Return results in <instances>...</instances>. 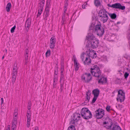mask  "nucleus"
I'll return each instance as SVG.
<instances>
[{
	"label": "nucleus",
	"mask_w": 130,
	"mask_h": 130,
	"mask_svg": "<svg viewBox=\"0 0 130 130\" xmlns=\"http://www.w3.org/2000/svg\"><path fill=\"white\" fill-rule=\"evenodd\" d=\"M89 30H92V32H96L97 35L100 36H102L104 33V29L101 26L100 23L94 26V25H92L90 27Z\"/></svg>",
	"instance_id": "f257e3e1"
},
{
	"label": "nucleus",
	"mask_w": 130,
	"mask_h": 130,
	"mask_svg": "<svg viewBox=\"0 0 130 130\" xmlns=\"http://www.w3.org/2000/svg\"><path fill=\"white\" fill-rule=\"evenodd\" d=\"M107 12L104 9L100 10L99 13V16L100 18V20L103 23L107 22L108 19Z\"/></svg>",
	"instance_id": "f03ea898"
},
{
	"label": "nucleus",
	"mask_w": 130,
	"mask_h": 130,
	"mask_svg": "<svg viewBox=\"0 0 130 130\" xmlns=\"http://www.w3.org/2000/svg\"><path fill=\"white\" fill-rule=\"evenodd\" d=\"M97 66H94L93 68H91V73L93 76L99 77L100 76L101 73L99 67Z\"/></svg>",
	"instance_id": "7ed1b4c3"
},
{
	"label": "nucleus",
	"mask_w": 130,
	"mask_h": 130,
	"mask_svg": "<svg viewBox=\"0 0 130 130\" xmlns=\"http://www.w3.org/2000/svg\"><path fill=\"white\" fill-rule=\"evenodd\" d=\"M118 94L117 97L116 98L117 101H120L121 103L123 102L125 99V93L122 90H118Z\"/></svg>",
	"instance_id": "20e7f679"
},
{
	"label": "nucleus",
	"mask_w": 130,
	"mask_h": 130,
	"mask_svg": "<svg viewBox=\"0 0 130 130\" xmlns=\"http://www.w3.org/2000/svg\"><path fill=\"white\" fill-rule=\"evenodd\" d=\"M50 0H47L46 5V8L43 15V19L45 20H47V18L48 17L49 15V8L50 6Z\"/></svg>",
	"instance_id": "39448f33"
},
{
	"label": "nucleus",
	"mask_w": 130,
	"mask_h": 130,
	"mask_svg": "<svg viewBox=\"0 0 130 130\" xmlns=\"http://www.w3.org/2000/svg\"><path fill=\"white\" fill-rule=\"evenodd\" d=\"M95 115L94 116L97 119H99L103 118L105 115L104 110L102 108H99L95 111Z\"/></svg>",
	"instance_id": "423d86ee"
},
{
	"label": "nucleus",
	"mask_w": 130,
	"mask_h": 130,
	"mask_svg": "<svg viewBox=\"0 0 130 130\" xmlns=\"http://www.w3.org/2000/svg\"><path fill=\"white\" fill-rule=\"evenodd\" d=\"M100 92V90L98 88L95 89L92 91V94L94 95V97L91 103V104H92L95 102L99 96Z\"/></svg>",
	"instance_id": "0eeeda50"
},
{
	"label": "nucleus",
	"mask_w": 130,
	"mask_h": 130,
	"mask_svg": "<svg viewBox=\"0 0 130 130\" xmlns=\"http://www.w3.org/2000/svg\"><path fill=\"white\" fill-rule=\"evenodd\" d=\"M107 6L108 7L118 9L122 10H124L125 8L124 6H122L120 3H116L112 5L108 4Z\"/></svg>",
	"instance_id": "6e6552de"
},
{
	"label": "nucleus",
	"mask_w": 130,
	"mask_h": 130,
	"mask_svg": "<svg viewBox=\"0 0 130 130\" xmlns=\"http://www.w3.org/2000/svg\"><path fill=\"white\" fill-rule=\"evenodd\" d=\"M44 2V0H41L39 2L38 7V13L37 15V17L40 16L42 12Z\"/></svg>",
	"instance_id": "1a4fd4ad"
},
{
	"label": "nucleus",
	"mask_w": 130,
	"mask_h": 130,
	"mask_svg": "<svg viewBox=\"0 0 130 130\" xmlns=\"http://www.w3.org/2000/svg\"><path fill=\"white\" fill-rule=\"evenodd\" d=\"M99 43V40L96 39L92 41L89 44V46L93 49L96 48L98 47Z\"/></svg>",
	"instance_id": "9d476101"
},
{
	"label": "nucleus",
	"mask_w": 130,
	"mask_h": 130,
	"mask_svg": "<svg viewBox=\"0 0 130 130\" xmlns=\"http://www.w3.org/2000/svg\"><path fill=\"white\" fill-rule=\"evenodd\" d=\"M97 39H96L95 36L92 34H90L87 36L86 37V40H88L87 42H88L89 44L90 43L93 41L94 40Z\"/></svg>",
	"instance_id": "9b49d317"
},
{
	"label": "nucleus",
	"mask_w": 130,
	"mask_h": 130,
	"mask_svg": "<svg viewBox=\"0 0 130 130\" xmlns=\"http://www.w3.org/2000/svg\"><path fill=\"white\" fill-rule=\"evenodd\" d=\"M56 42V39L54 37H52L50 40V48L53 49L55 46V44Z\"/></svg>",
	"instance_id": "f8f14e48"
},
{
	"label": "nucleus",
	"mask_w": 130,
	"mask_h": 130,
	"mask_svg": "<svg viewBox=\"0 0 130 130\" xmlns=\"http://www.w3.org/2000/svg\"><path fill=\"white\" fill-rule=\"evenodd\" d=\"M31 20L30 18H28L26 20L25 24V27L26 28V31L28 32L30 27Z\"/></svg>",
	"instance_id": "ddd939ff"
},
{
	"label": "nucleus",
	"mask_w": 130,
	"mask_h": 130,
	"mask_svg": "<svg viewBox=\"0 0 130 130\" xmlns=\"http://www.w3.org/2000/svg\"><path fill=\"white\" fill-rule=\"evenodd\" d=\"M97 80H98V83L101 84H104L106 83L107 82V78H106L102 77H101L100 79L97 78Z\"/></svg>",
	"instance_id": "4468645a"
},
{
	"label": "nucleus",
	"mask_w": 130,
	"mask_h": 130,
	"mask_svg": "<svg viewBox=\"0 0 130 130\" xmlns=\"http://www.w3.org/2000/svg\"><path fill=\"white\" fill-rule=\"evenodd\" d=\"M56 69L55 70L54 77L53 78V82L55 83V82H57L58 80V67L56 66Z\"/></svg>",
	"instance_id": "2eb2a0df"
},
{
	"label": "nucleus",
	"mask_w": 130,
	"mask_h": 130,
	"mask_svg": "<svg viewBox=\"0 0 130 130\" xmlns=\"http://www.w3.org/2000/svg\"><path fill=\"white\" fill-rule=\"evenodd\" d=\"M84 117H82L85 119L87 120L92 118V115L91 112L89 111V112H87L84 115Z\"/></svg>",
	"instance_id": "dca6fc26"
},
{
	"label": "nucleus",
	"mask_w": 130,
	"mask_h": 130,
	"mask_svg": "<svg viewBox=\"0 0 130 130\" xmlns=\"http://www.w3.org/2000/svg\"><path fill=\"white\" fill-rule=\"evenodd\" d=\"M103 119H104L103 120L104 122H103V124H109V123H111V122H112V120L108 116H107L105 118H104Z\"/></svg>",
	"instance_id": "f3484780"
},
{
	"label": "nucleus",
	"mask_w": 130,
	"mask_h": 130,
	"mask_svg": "<svg viewBox=\"0 0 130 130\" xmlns=\"http://www.w3.org/2000/svg\"><path fill=\"white\" fill-rule=\"evenodd\" d=\"M90 111L88 109L86 108H84L82 109L80 111V114L82 117L84 116V115L87 112H89Z\"/></svg>",
	"instance_id": "a211bd4d"
},
{
	"label": "nucleus",
	"mask_w": 130,
	"mask_h": 130,
	"mask_svg": "<svg viewBox=\"0 0 130 130\" xmlns=\"http://www.w3.org/2000/svg\"><path fill=\"white\" fill-rule=\"evenodd\" d=\"M92 51H90L89 53V57L92 58H95L96 57V54L93 52V50H91Z\"/></svg>",
	"instance_id": "6ab92c4d"
},
{
	"label": "nucleus",
	"mask_w": 130,
	"mask_h": 130,
	"mask_svg": "<svg viewBox=\"0 0 130 130\" xmlns=\"http://www.w3.org/2000/svg\"><path fill=\"white\" fill-rule=\"evenodd\" d=\"M91 91L90 90H88L86 94V99L87 100H86V101L87 100H88V102H89V101L90 99V96L91 95Z\"/></svg>",
	"instance_id": "aec40b11"
},
{
	"label": "nucleus",
	"mask_w": 130,
	"mask_h": 130,
	"mask_svg": "<svg viewBox=\"0 0 130 130\" xmlns=\"http://www.w3.org/2000/svg\"><path fill=\"white\" fill-rule=\"evenodd\" d=\"M85 76L86 77H88L87 79L85 81V83H89L92 79V77L91 74L90 73H88V76H87L86 75H85Z\"/></svg>",
	"instance_id": "412c9836"
},
{
	"label": "nucleus",
	"mask_w": 130,
	"mask_h": 130,
	"mask_svg": "<svg viewBox=\"0 0 130 130\" xmlns=\"http://www.w3.org/2000/svg\"><path fill=\"white\" fill-rule=\"evenodd\" d=\"M88 73H86L84 74H83L82 75L81 77V79L83 81L84 80L85 83V81L87 79L88 77L85 76V75H86V76H88Z\"/></svg>",
	"instance_id": "4be33fe9"
},
{
	"label": "nucleus",
	"mask_w": 130,
	"mask_h": 130,
	"mask_svg": "<svg viewBox=\"0 0 130 130\" xmlns=\"http://www.w3.org/2000/svg\"><path fill=\"white\" fill-rule=\"evenodd\" d=\"M91 60L89 58L86 57L85 61H84V64H89L91 63Z\"/></svg>",
	"instance_id": "5701e85b"
},
{
	"label": "nucleus",
	"mask_w": 130,
	"mask_h": 130,
	"mask_svg": "<svg viewBox=\"0 0 130 130\" xmlns=\"http://www.w3.org/2000/svg\"><path fill=\"white\" fill-rule=\"evenodd\" d=\"M11 7V3H8L6 8V11L7 12H9L10 11Z\"/></svg>",
	"instance_id": "b1692460"
},
{
	"label": "nucleus",
	"mask_w": 130,
	"mask_h": 130,
	"mask_svg": "<svg viewBox=\"0 0 130 130\" xmlns=\"http://www.w3.org/2000/svg\"><path fill=\"white\" fill-rule=\"evenodd\" d=\"M112 130H122L120 127L118 125H114L112 128Z\"/></svg>",
	"instance_id": "393cba45"
},
{
	"label": "nucleus",
	"mask_w": 130,
	"mask_h": 130,
	"mask_svg": "<svg viewBox=\"0 0 130 130\" xmlns=\"http://www.w3.org/2000/svg\"><path fill=\"white\" fill-rule=\"evenodd\" d=\"M17 70L18 68L17 66H14L13 69V71L12 74H17Z\"/></svg>",
	"instance_id": "a878e982"
},
{
	"label": "nucleus",
	"mask_w": 130,
	"mask_h": 130,
	"mask_svg": "<svg viewBox=\"0 0 130 130\" xmlns=\"http://www.w3.org/2000/svg\"><path fill=\"white\" fill-rule=\"evenodd\" d=\"M109 16L112 19H115L117 17L115 13L112 14L108 13Z\"/></svg>",
	"instance_id": "bb28decb"
},
{
	"label": "nucleus",
	"mask_w": 130,
	"mask_h": 130,
	"mask_svg": "<svg viewBox=\"0 0 130 130\" xmlns=\"http://www.w3.org/2000/svg\"><path fill=\"white\" fill-rule=\"evenodd\" d=\"M72 59L73 60L74 65H77L79 64V63H77V61L75 55L73 56Z\"/></svg>",
	"instance_id": "cd10ccee"
},
{
	"label": "nucleus",
	"mask_w": 130,
	"mask_h": 130,
	"mask_svg": "<svg viewBox=\"0 0 130 130\" xmlns=\"http://www.w3.org/2000/svg\"><path fill=\"white\" fill-rule=\"evenodd\" d=\"M94 2L95 5L97 7L101 5L100 0H94Z\"/></svg>",
	"instance_id": "c85d7f7f"
},
{
	"label": "nucleus",
	"mask_w": 130,
	"mask_h": 130,
	"mask_svg": "<svg viewBox=\"0 0 130 130\" xmlns=\"http://www.w3.org/2000/svg\"><path fill=\"white\" fill-rule=\"evenodd\" d=\"M67 130H76L75 126L73 125H71L69 126Z\"/></svg>",
	"instance_id": "c756f323"
},
{
	"label": "nucleus",
	"mask_w": 130,
	"mask_h": 130,
	"mask_svg": "<svg viewBox=\"0 0 130 130\" xmlns=\"http://www.w3.org/2000/svg\"><path fill=\"white\" fill-rule=\"evenodd\" d=\"M78 115H80V114L79 113H75L73 115V118L72 119L75 120V119H77V116Z\"/></svg>",
	"instance_id": "7c9ffc66"
},
{
	"label": "nucleus",
	"mask_w": 130,
	"mask_h": 130,
	"mask_svg": "<svg viewBox=\"0 0 130 130\" xmlns=\"http://www.w3.org/2000/svg\"><path fill=\"white\" fill-rule=\"evenodd\" d=\"M110 125L109 126H104V127H105L106 128L108 129H111V127L112 126V122H111V123H110Z\"/></svg>",
	"instance_id": "2f4dec72"
},
{
	"label": "nucleus",
	"mask_w": 130,
	"mask_h": 130,
	"mask_svg": "<svg viewBox=\"0 0 130 130\" xmlns=\"http://www.w3.org/2000/svg\"><path fill=\"white\" fill-rule=\"evenodd\" d=\"M111 106L109 105L106 106V111L108 112H110V110H111Z\"/></svg>",
	"instance_id": "473e14b6"
},
{
	"label": "nucleus",
	"mask_w": 130,
	"mask_h": 130,
	"mask_svg": "<svg viewBox=\"0 0 130 130\" xmlns=\"http://www.w3.org/2000/svg\"><path fill=\"white\" fill-rule=\"evenodd\" d=\"M31 101H29L28 103V105L27 106V108L28 110H29L31 109Z\"/></svg>",
	"instance_id": "72a5a7b5"
},
{
	"label": "nucleus",
	"mask_w": 130,
	"mask_h": 130,
	"mask_svg": "<svg viewBox=\"0 0 130 130\" xmlns=\"http://www.w3.org/2000/svg\"><path fill=\"white\" fill-rule=\"evenodd\" d=\"M129 75V73H128L127 72H125L124 74L125 79H127Z\"/></svg>",
	"instance_id": "f704fd0d"
},
{
	"label": "nucleus",
	"mask_w": 130,
	"mask_h": 130,
	"mask_svg": "<svg viewBox=\"0 0 130 130\" xmlns=\"http://www.w3.org/2000/svg\"><path fill=\"white\" fill-rule=\"evenodd\" d=\"M63 80V82H64V75L62 73H61L60 78V82L61 83V80Z\"/></svg>",
	"instance_id": "c9c22d12"
},
{
	"label": "nucleus",
	"mask_w": 130,
	"mask_h": 130,
	"mask_svg": "<svg viewBox=\"0 0 130 130\" xmlns=\"http://www.w3.org/2000/svg\"><path fill=\"white\" fill-rule=\"evenodd\" d=\"M87 3L86 2H85L82 5V8L83 9H85L86 7H87Z\"/></svg>",
	"instance_id": "e433bc0d"
},
{
	"label": "nucleus",
	"mask_w": 130,
	"mask_h": 130,
	"mask_svg": "<svg viewBox=\"0 0 130 130\" xmlns=\"http://www.w3.org/2000/svg\"><path fill=\"white\" fill-rule=\"evenodd\" d=\"M76 119H75V120H73L72 118L71 120L70 121V124H74L75 123V122H76Z\"/></svg>",
	"instance_id": "4c0bfd02"
},
{
	"label": "nucleus",
	"mask_w": 130,
	"mask_h": 130,
	"mask_svg": "<svg viewBox=\"0 0 130 130\" xmlns=\"http://www.w3.org/2000/svg\"><path fill=\"white\" fill-rule=\"evenodd\" d=\"M16 26L14 25L12 28L11 29V32L12 33H13L14 32V30L15 29Z\"/></svg>",
	"instance_id": "58836bf2"
},
{
	"label": "nucleus",
	"mask_w": 130,
	"mask_h": 130,
	"mask_svg": "<svg viewBox=\"0 0 130 130\" xmlns=\"http://www.w3.org/2000/svg\"><path fill=\"white\" fill-rule=\"evenodd\" d=\"M79 67V66H74V68L75 70L76 71H77Z\"/></svg>",
	"instance_id": "ea45409f"
},
{
	"label": "nucleus",
	"mask_w": 130,
	"mask_h": 130,
	"mask_svg": "<svg viewBox=\"0 0 130 130\" xmlns=\"http://www.w3.org/2000/svg\"><path fill=\"white\" fill-rule=\"evenodd\" d=\"M25 60H28V54L26 53L25 55Z\"/></svg>",
	"instance_id": "a19ab883"
},
{
	"label": "nucleus",
	"mask_w": 130,
	"mask_h": 130,
	"mask_svg": "<svg viewBox=\"0 0 130 130\" xmlns=\"http://www.w3.org/2000/svg\"><path fill=\"white\" fill-rule=\"evenodd\" d=\"M50 54V50H48L45 53L46 56H49Z\"/></svg>",
	"instance_id": "79ce46f5"
},
{
	"label": "nucleus",
	"mask_w": 130,
	"mask_h": 130,
	"mask_svg": "<svg viewBox=\"0 0 130 130\" xmlns=\"http://www.w3.org/2000/svg\"><path fill=\"white\" fill-rule=\"evenodd\" d=\"M64 3V8H67V7L68 5V1H65Z\"/></svg>",
	"instance_id": "37998d69"
},
{
	"label": "nucleus",
	"mask_w": 130,
	"mask_h": 130,
	"mask_svg": "<svg viewBox=\"0 0 130 130\" xmlns=\"http://www.w3.org/2000/svg\"><path fill=\"white\" fill-rule=\"evenodd\" d=\"M76 122L78 121L79 120H82V118L80 116H77V119H76Z\"/></svg>",
	"instance_id": "c03bdc74"
},
{
	"label": "nucleus",
	"mask_w": 130,
	"mask_h": 130,
	"mask_svg": "<svg viewBox=\"0 0 130 130\" xmlns=\"http://www.w3.org/2000/svg\"><path fill=\"white\" fill-rule=\"evenodd\" d=\"M64 66H61L60 69L61 73H62L63 71L64 70Z\"/></svg>",
	"instance_id": "a18cd8bd"
},
{
	"label": "nucleus",
	"mask_w": 130,
	"mask_h": 130,
	"mask_svg": "<svg viewBox=\"0 0 130 130\" xmlns=\"http://www.w3.org/2000/svg\"><path fill=\"white\" fill-rule=\"evenodd\" d=\"M16 79V78H12V83L13 84H14L15 80Z\"/></svg>",
	"instance_id": "49530a36"
},
{
	"label": "nucleus",
	"mask_w": 130,
	"mask_h": 130,
	"mask_svg": "<svg viewBox=\"0 0 130 130\" xmlns=\"http://www.w3.org/2000/svg\"><path fill=\"white\" fill-rule=\"evenodd\" d=\"M84 54H85L84 53H83L81 55V58L82 59V61H83V60L84 59Z\"/></svg>",
	"instance_id": "de8ad7c7"
},
{
	"label": "nucleus",
	"mask_w": 130,
	"mask_h": 130,
	"mask_svg": "<svg viewBox=\"0 0 130 130\" xmlns=\"http://www.w3.org/2000/svg\"><path fill=\"white\" fill-rule=\"evenodd\" d=\"M128 66L127 68H125L127 70V71L128 72L130 73V67H129V66Z\"/></svg>",
	"instance_id": "09e8293b"
},
{
	"label": "nucleus",
	"mask_w": 130,
	"mask_h": 130,
	"mask_svg": "<svg viewBox=\"0 0 130 130\" xmlns=\"http://www.w3.org/2000/svg\"><path fill=\"white\" fill-rule=\"evenodd\" d=\"M66 19H62V24H64L65 23Z\"/></svg>",
	"instance_id": "8fccbe9b"
},
{
	"label": "nucleus",
	"mask_w": 130,
	"mask_h": 130,
	"mask_svg": "<svg viewBox=\"0 0 130 130\" xmlns=\"http://www.w3.org/2000/svg\"><path fill=\"white\" fill-rule=\"evenodd\" d=\"M16 127V126H12L11 130H14L15 128Z\"/></svg>",
	"instance_id": "3c124183"
},
{
	"label": "nucleus",
	"mask_w": 130,
	"mask_h": 130,
	"mask_svg": "<svg viewBox=\"0 0 130 130\" xmlns=\"http://www.w3.org/2000/svg\"><path fill=\"white\" fill-rule=\"evenodd\" d=\"M17 75V74H12V78H16Z\"/></svg>",
	"instance_id": "603ef678"
},
{
	"label": "nucleus",
	"mask_w": 130,
	"mask_h": 130,
	"mask_svg": "<svg viewBox=\"0 0 130 130\" xmlns=\"http://www.w3.org/2000/svg\"><path fill=\"white\" fill-rule=\"evenodd\" d=\"M18 113H14L13 117H18Z\"/></svg>",
	"instance_id": "864d4df0"
},
{
	"label": "nucleus",
	"mask_w": 130,
	"mask_h": 130,
	"mask_svg": "<svg viewBox=\"0 0 130 130\" xmlns=\"http://www.w3.org/2000/svg\"><path fill=\"white\" fill-rule=\"evenodd\" d=\"M60 83H61L60 84V88H63V85L64 84V82H63V83H62V84H61V82Z\"/></svg>",
	"instance_id": "5fc2aeb1"
},
{
	"label": "nucleus",
	"mask_w": 130,
	"mask_h": 130,
	"mask_svg": "<svg viewBox=\"0 0 130 130\" xmlns=\"http://www.w3.org/2000/svg\"><path fill=\"white\" fill-rule=\"evenodd\" d=\"M30 122H27V126L28 127H29L30 126Z\"/></svg>",
	"instance_id": "6e6d98bb"
},
{
	"label": "nucleus",
	"mask_w": 130,
	"mask_h": 130,
	"mask_svg": "<svg viewBox=\"0 0 130 130\" xmlns=\"http://www.w3.org/2000/svg\"><path fill=\"white\" fill-rule=\"evenodd\" d=\"M8 127L7 128L6 130H10V127L9 125H8Z\"/></svg>",
	"instance_id": "4d7b16f0"
},
{
	"label": "nucleus",
	"mask_w": 130,
	"mask_h": 130,
	"mask_svg": "<svg viewBox=\"0 0 130 130\" xmlns=\"http://www.w3.org/2000/svg\"><path fill=\"white\" fill-rule=\"evenodd\" d=\"M56 83H54L53 85V88H54L56 87Z\"/></svg>",
	"instance_id": "13d9d810"
},
{
	"label": "nucleus",
	"mask_w": 130,
	"mask_h": 130,
	"mask_svg": "<svg viewBox=\"0 0 130 130\" xmlns=\"http://www.w3.org/2000/svg\"><path fill=\"white\" fill-rule=\"evenodd\" d=\"M12 122L14 123L15 124H17V120H13Z\"/></svg>",
	"instance_id": "bf43d9fd"
},
{
	"label": "nucleus",
	"mask_w": 130,
	"mask_h": 130,
	"mask_svg": "<svg viewBox=\"0 0 130 130\" xmlns=\"http://www.w3.org/2000/svg\"><path fill=\"white\" fill-rule=\"evenodd\" d=\"M65 13H64L63 14V16H62V19H65Z\"/></svg>",
	"instance_id": "052dcab7"
},
{
	"label": "nucleus",
	"mask_w": 130,
	"mask_h": 130,
	"mask_svg": "<svg viewBox=\"0 0 130 130\" xmlns=\"http://www.w3.org/2000/svg\"><path fill=\"white\" fill-rule=\"evenodd\" d=\"M1 102L2 104L3 103V102H4V100H3V98H1Z\"/></svg>",
	"instance_id": "680f3d73"
},
{
	"label": "nucleus",
	"mask_w": 130,
	"mask_h": 130,
	"mask_svg": "<svg viewBox=\"0 0 130 130\" xmlns=\"http://www.w3.org/2000/svg\"><path fill=\"white\" fill-rule=\"evenodd\" d=\"M18 110L17 109L16 110L15 109L14 110V113H18Z\"/></svg>",
	"instance_id": "e2e57ef3"
},
{
	"label": "nucleus",
	"mask_w": 130,
	"mask_h": 130,
	"mask_svg": "<svg viewBox=\"0 0 130 130\" xmlns=\"http://www.w3.org/2000/svg\"><path fill=\"white\" fill-rule=\"evenodd\" d=\"M17 118H18V117H13V120H15L17 121Z\"/></svg>",
	"instance_id": "0e129e2a"
},
{
	"label": "nucleus",
	"mask_w": 130,
	"mask_h": 130,
	"mask_svg": "<svg viewBox=\"0 0 130 130\" xmlns=\"http://www.w3.org/2000/svg\"><path fill=\"white\" fill-rule=\"evenodd\" d=\"M28 60H25V64H27L28 63Z\"/></svg>",
	"instance_id": "69168bd1"
},
{
	"label": "nucleus",
	"mask_w": 130,
	"mask_h": 130,
	"mask_svg": "<svg viewBox=\"0 0 130 130\" xmlns=\"http://www.w3.org/2000/svg\"><path fill=\"white\" fill-rule=\"evenodd\" d=\"M31 114L30 111L29 110L27 111V114Z\"/></svg>",
	"instance_id": "338daca9"
},
{
	"label": "nucleus",
	"mask_w": 130,
	"mask_h": 130,
	"mask_svg": "<svg viewBox=\"0 0 130 130\" xmlns=\"http://www.w3.org/2000/svg\"><path fill=\"white\" fill-rule=\"evenodd\" d=\"M35 130H39L38 127L37 126H36L35 127Z\"/></svg>",
	"instance_id": "774afa93"
}]
</instances>
